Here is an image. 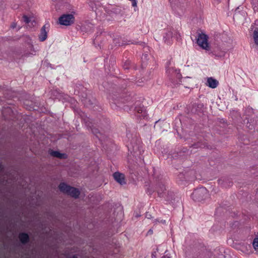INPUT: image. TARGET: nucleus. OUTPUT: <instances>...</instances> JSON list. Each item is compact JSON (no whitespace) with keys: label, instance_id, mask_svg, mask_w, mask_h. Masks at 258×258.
<instances>
[{"label":"nucleus","instance_id":"nucleus-13","mask_svg":"<svg viewBox=\"0 0 258 258\" xmlns=\"http://www.w3.org/2000/svg\"><path fill=\"white\" fill-rule=\"evenodd\" d=\"M218 81L212 77L208 78L207 79V85L211 88H216L218 86Z\"/></svg>","mask_w":258,"mask_h":258},{"label":"nucleus","instance_id":"nucleus-22","mask_svg":"<svg viewBox=\"0 0 258 258\" xmlns=\"http://www.w3.org/2000/svg\"><path fill=\"white\" fill-rule=\"evenodd\" d=\"M145 217L146 218L149 219H151L152 218L151 215L149 212L146 213Z\"/></svg>","mask_w":258,"mask_h":258},{"label":"nucleus","instance_id":"nucleus-16","mask_svg":"<svg viewBox=\"0 0 258 258\" xmlns=\"http://www.w3.org/2000/svg\"><path fill=\"white\" fill-rule=\"evenodd\" d=\"M19 238L22 243H26L29 240V236L27 234L21 233L19 235Z\"/></svg>","mask_w":258,"mask_h":258},{"label":"nucleus","instance_id":"nucleus-3","mask_svg":"<svg viewBox=\"0 0 258 258\" xmlns=\"http://www.w3.org/2000/svg\"><path fill=\"white\" fill-rule=\"evenodd\" d=\"M209 37L206 34L201 32L199 33L196 37L197 44L203 49L209 50L210 45L208 42Z\"/></svg>","mask_w":258,"mask_h":258},{"label":"nucleus","instance_id":"nucleus-11","mask_svg":"<svg viewBox=\"0 0 258 258\" xmlns=\"http://www.w3.org/2000/svg\"><path fill=\"white\" fill-rule=\"evenodd\" d=\"M76 14V11L73 10L70 13H66V26H70L75 22L74 15Z\"/></svg>","mask_w":258,"mask_h":258},{"label":"nucleus","instance_id":"nucleus-8","mask_svg":"<svg viewBox=\"0 0 258 258\" xmlns=\"http://www.w3.org/2000/svg\"><path fill=\"white\" fill-rule=\"evenodd\" d=\"M207 195V189L205 187H201L194 190L192 194V197L195 201H200L206 198Z\"/></svg>","mask_w":258,"mask_h":258},{"label":"nucleus","instance_id":"nucleus-2","mask_svg":"<svg viewBox=\"0 0 258 258\" xmlns=\"http://www.w3.org/2000/svg\"><path fill=\"white\" fill-rule=\"evenodd\" d=\"M110 103L111 107L113 109L117 108H122L125 109V105L124 104L128 103L131 99L130 96H126L122 98L118 94H109L108 97Z\"/></svg>","mask_w":258,"mask_h":258},{"label":"nucleus","instance_id":"nucleus-10","mask_svg":"<svg viewBox=\"0 0 258 258\" xmlns=\"http://www.w3.org/2000/svg\"><path fill=\"white\" fill-rule=\"evenodd\" d=\"M80 194V192L78 189L66 184V194L70 195L75 198H77L79 197Z\"/></svg>","mask_w":258,"mask_h":258},{"label":"nucleus","instance_id":"nucleus-27","mask_svg":"<svg viewBox=\"0 0 258 258\" xmlns=\"http://www.w3.org/2000/svg\"><path fill=\"white\" fill-rule=\"evenodd\" d=\"M84 114V112H82V111H81V112H80V113H79L80 115L82 117H83V114Z\"/></svg>","mask_w":258,"mask_h":258},{"label":"nucleus","instance_id":"nucleus-9","mask_svg":"<svg viewBox=\"0 0 258 258\" xmlns=\"http://www.w3.org/2000/svg\"><path fill=\"white\" fill-rule=\"evenodd\" d=\"M156 190L159 197L164 198L166 194V188L164 180H161L157 184Z\"/></svg>","mask_w":258,"mask_h":258},{"label":"nucleus","instance_id":"nucleus-39","mask_svg":"<svg viewBox=\"0 0 258 258\" xmlns=\"http://www.w3.org/2000/svg\"><path fill=\"white\" fill-rule=\"evenodd\" d=\"M171 1H172V0H169V1L170 2V3H171Z\"/></svg>","mask_w":258,"mask_h":258},{"label":"nucleus","instance_id":"nucleus-26","mask_svg":"<svg viewBox=\"0 0 258 258\" xmlns=\"http://www.w3.org/2000/svg\"><path fill=\"white\" fill-rule=\"evenodd\" d=\"M193 148H198V147H202L201 146H198V144H194L193 146H192Z\"/></svg>","mask_w":258,"mask_h":258},{"label":"nucleus","instance_id":"nucleus-33","mask_svg":"<svg viewBox=\"0 0 258 258\" xmlns=\"http://www.w3.org/2000/svg\"><path fill=\"white\" fill-rule=\"evenodd\" d=\"M147 193H148L149 195L151 194V192L150 191H147Z\"/></svg>","mask_w":258,"mask_h":258},{"label":"nucleus","instance_id":"nucleus-38","mask_svg":"<svg viewBox=\"0 0 258 258\" xmlns=\"http://www.w3.org/2000/svg\"><path fill=\"white\" fill-rule=\"evenodd\" d=\"M248 128H250V126H248ZM251 128H252V127H251V128H250V129H251Z\"/></svg>","mask_w":258,"mask_h":258},{"label":"nucleus","instance_id":"nucleus-15","mask_svg":"<svg viewBox=\"0 0 258 258\" xmlns=\"http://www.w3.org/2000/svg\"><path fill=\"white\" fill-rule=\"evenodd\" d=\"M49 154L51 156L55 158L59 159H63L64 158V154L61 153L59 151H49Z\"/></svg>","mask_w":258,"mask_h":258},{"label":"nucleus","instance_id":"nucleus-29","mask_svg":"<svg viewBox=\"0 0 258 258\" xmlns=\"http://www.w3.org/2000/svg\"><path fill=\"white\" fill-rule=\"evenodd\" d=\"M148 233L152 234L153 233V231L151 229H150L148 232Z\"/></svg>","mask_w":258,"mask_h":258},{"label":"nucleus","instance_id":"nucleus-4","mask_svg":"<svg viewBox=\"0 0 258 258\" xmlns=\"http://www.w3.org/2000/svg\"><path fill=\"white\" fill-rule=\"evenodd\" d=\"M134 108L135 115L140 119H146L148 117L147 111L144 106L139 102L135 103V106H132Z\"/></svg>","mask_w":258,"mask_h":258},{"label":"nucleus","instance_id":"nucleus-23","mask_svg":"<svg viewBox=\"0 0 258 258\" xmlns=\"http://www.w3.org/2000/svg\"><path fill=\"white\" fill-rule=\"evenodd\" d=\"M132 4L133 7H137V0H133L132 1Z\"/></svg>","mask_w":258,"mask_h":258},{"label":"nucleus","instance_id":"nucleus-19","mask_svg":"<svg viewBox=\"0 0 258 258\" xmlns=\"http://www.w3.org/2000/svg\"><path fill=\"white\" fill-rule=\"evenodd\" d=\"M252 245L255 249H258V238H255L253 239Z\"/></svg>","mask_w":258,"mask_h":258},{"label":"nucleus","instance_id":"nucleus-36","mask_svg":"<svg viewBox=\"0 0 258 258\" xmlns=\"http://www.w3.org/2000/svg\"><path fill=\"white\" fill-rule=\"evenodd\" d=\"M127 148H128V150H130L128 145H127Z\"/></svg>","mask_w":258,"mask_h":258},{"label":"nucleus","instance_id":"nucleus-30","mask_svg":"<svg viewBox=\"0 0 258 258\" xmlns=\"http://www.w3.org/2000/svg\"><path fill=\"white\" fill-rule=\"evenodd\" d=\"M84 28H85V26H83L81 28L82 29V31H84Z\"/></svg>","mask_w":258,"mask_h":258},{"label":"nucleus","instance_id":"nucleus-32","mask_svg":"<svg viewBox=\"0 0 258 258\" xmlns=\"http://www.w3.org/2000/svg\"><path fill=\"white\" fill-rule=\"evenodd\" d=\"M246 119L247 120V122H248L249 121V118L248 117H246Z\"/></svg>","mask_w":258,"mask_h":258},{"label":"nucleus","instance_id":"nucleus-34","mask_svg":"<svg viewBox=\"0 0 258 258\" xmlns=\"http://www.w3.org/2000/svg\"><path fill=\"white\" fill-rule=\"evenodd\" d=\"M90 25H91V24H87L86 26H87L88 27H90Z\"/></svg>","mask_w":258,"mask_h":258},{"label":"nucleus","instance_id":"nucleus-25","mask_svg":"<svg viewBox=\"0 0 258 258\" xmlns=\"http://www.w3.org/2000/svg\"><path fill=\"white\" fill-rule=\"evenodd\" d=\"M246 111L249 112V113H251L252 112V109L250 107H247L246 109Z\"/></svg>","mask_w":258,"mask_h":258},{"label":"nucleus","instance_id":"nucleus-24","mask_svg":"<svg viewBox=\"0 0 258 258\" xmlns=\"http://www.w3.org/2000/svg\"><path fill=\"white\" fill-rule=\"evenodd\" d=\"M11 27L13 28V29H15L17 27V23L14 22L12 24V25H11Z\"/></svg>","mask_w":258,"mask_h":258},{"label":"nucleus","instance_id":"nucleus-20","mask_svg":"<svg viewBox=\"0 0 258 258\" xmlns=\"http://www.w3.org/2000/svg\"><path fill=\"white\" fill-rule=\"evenodd\" d=\"M59 188L60 191H64V183H60L59 186Z\"/></svg>","mask_w":258,"mask_h":258},{"label":"nucleus","instance_id":"nucleus-35","mask_svg":"<svg viewBox=\"0 0 258 258\" xmlns=\"http://www.w3.org/2000/svg\"><path fill=\"white\" fill-rule=\"evenodd\" d=\"M162 223H165V220H164V221H162Z\"/></svg>","mask_w":258,"mask_h":258},{"label":"nucleus","instance_id":"nucleus-31","mask_svg":"<svg viewBox=\"0 0 258 258\" xmlns=\"http://www.w3.org/2000/svg\"><path fill=\"white\" fill-rule=\"evenodd\" d=\"M124 69H128V68L127 66H125H125H124Z\"/></svg>","mask_w":258,"mask_h":258},{"label":"nucleus","instance_id":"nucleus-1","mask_svg":"<svg viewBox=\"0 0 258 258\" xmlns=\"http://www.w3.org/2000/svg\"><path fill=\"white\" fill-rule=\"evenodd\" d=\"M166 75L174 85L179 84L182 78L180 70L175 69L171 61H168L166 64Z\"/></svg>","mask_w":258,"mask_h":258},{"label":"nucleus","instance_id":"nucleus-28","mask_svg":"<svg viewBox=\"0 0 258 258\" xmlns=\"http://www.w3.org/2000/svg\"><path fill=\"white\" fill-rule=\"evenodd\" d=\"M71 258H78V256L77 255L75 254Z\"/></svg>","mask_w":258,"mask_h":258},{"label":"nucleus","instance_id":"nucleus-14","mask_svg":"<svg viewBox=\"0 0 258 258\" xmlns=\"http://www.w3.org/2000/svg\"><path fill=\"white\" fill-rule=\"evenodd\" d=\"M47 37V32L46 30V25H44L41 29V32L39 36V40L41 41H44Z\"/></svg>","mask_w":258,"mask_h":258},{"label":"nucleus","instance_id":"nucleus-6","mask_svg":"<svg viewBox=\"0 0 258 258\" xmlns=\"http://www.w3.org/2000/svg\"><path fill=\"white\" fill-rule=\"evenodd\" d=\"M173 37H175L177 39L180 38V34L174 29L167 30L163 36V40L164 43L167 44H171L172 42Z\"/></svg>","mask_w":258,"mask_h":258},{"label":"nucleus","instance_id":"nucleus-5","mask_svg":"<svg viewBox=\"0 0 258 258\" xmlns=\"http://www.w3.org/2000/svg\"><path fill=\"white\" fill-rule=\"evenodd\" d=\"M84 121L86 125L90 128L92 133L100 141H102L104 140V136L102 133L99 130L98 128L96 127V125L94 123H92V120L89 118L84 119Z\"/></svg>","mask_w":258,"mask_h":258},{"label":"nucleus","instance_id":"nucleus-21","mask_svg":"<svg viewBox=\"0 0 258 258\" xmlns=\"http://www.w3.org/2000/svg\"><path fill=\"white\" fill-rule=\"evenodd\" d=\"M23 19L24 21L27 24L29 23L30 21V19L26 16H24Z\"/></svg>","mask_w":258,"mask_h":258},{"label":"nucleus","instance_id":"nucleus-7","mask_svg":"<svg viewBox=\"0 0 258 258\" xmlns=\"http://www.w3.org/2000/svg\"><path fill=\"white\" fill-rule=\"evenodd\" d=\"M87 91V90L86 88H84L81 85H79V86H76L74 93L81 96L82 97V101L84 103V105L87 107H89V104L87 103V102H90V100H88Z\"/></svg>","mask_w":258,"mask_h":258},{"label":"nucleus","instance_id":"nucleus-18","mask_svg":"<svg viewBox=\"0 0 258 258\" xmlns=\"http://www.w3.org/2000/svg\"><path fill=\"white\" fill-rule=\"evenodd\" d=\"M253 39L254 40L255 43L258 45V31L256 30H254L253 32Z\"/></svg>","mask_w":258,"mask_h":258},{"label":"nucleus","instance_id":"nucleus-37","mask_svg":"<svg viewBox=\"0 0 258 258\" xmlns=\"http://www.w3.org/2000/svg\"><path fill=\"white\" fill-rule=\"evenodd\" d=\"M55 9H56V10H57V6H56V7H55Z\"/></svg>","mask_w":258,"mask_h":258},{"label":"nucleus","instance_id":"nucleus-12","mask_svg":"<svg viewBox=\"0 0 258 258\" xmlns=\"http://www.w3.org/2000/svg\"><path fill=\"white\" fill-rule=\"evenodd\" d=\"M113 176L115 180L120 184L123 185L125 184L124 176L123 174L119 172H115L113 173Z\"/></svg>","mask_w":258,"mask_h":258},{"label":"nucleus","instance_id":"nucleus-17","mask_svg":"<svg viewBox=\"0 0 258 258\" xmlns=\"http://www.w3.org/2000/svg\"><path fill=\"white\" fill-rule=\"evenodd\" d=\"M58 24L64 25V14H62L58 19Z\"/></svg>","mask_w":258,"mask_h":258}]
</instances>
